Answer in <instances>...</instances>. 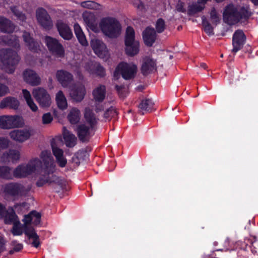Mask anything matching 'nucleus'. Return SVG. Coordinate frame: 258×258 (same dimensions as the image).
Listing matches in <instances>:
<instances>
[{
    "label": "nucleus",
    "mask_w": 258,
    "mask_h": 258,
    "mask_svg": "<svg viewBox=\"0 0 258 258\" xmlns=\"http://www.w3.org/2000/svg\"><path fill=\"white\" fill-rule=\"evenodd\" d=\"M82 18L86 27L95 32L99 31V29L96 25L97 17L94 13L85 11L82 14Z\"/></svg>",
    "instance_id": "obj_14"
},
{
    "label": "nucleus",
    "mask_w": 258,
    "mask_h": 258,
    "mask_svg": "<svg viewBox=\"0 0 258 258\" xmlns=\"http://www.w3.org/2000/svg\"><path fill=\"white\" fill-rule=\"evenodd\" d=\"M175 10L178 12L185 13L186 11L185 3L180 1H178L175 6Z\"/></svg>",
    "instance_id": "obj_55"
},
{
    "label": "nucleus",
    "mask_w": 258,
    "mask_h": 258,
    "mask_svg": "<svg viewBox=\"0 0 258 258\" xmlns=\"http://www.w3.org/2000/svg\"><path fill=\"white\" fill-rule=\"evenodd\" d=\"M202 23L204 27V30L205 32L209 35H211L214 34L213 27L211 26V24L207 20L206 17L203 16L202 17Z\"/></svg>",
    "instance_id": "obj_49"
},
{
    "label": "nucleus",
    "mask_w": 258,
    "mask_h": 258,
    "mask_svg": "<svg viewBox=\"0 0 258 258\" xmlns=\"http://www.w3.org/2000/svg\"><path fill=\"white\" fill-rule=\"evenodd\" d=\"M34 135V131L31 128L15 130L9 133L10 138L18 142L23 143Z\"/></svg>",
    "instance_id": "obj_13"
},
{
    "label": "nucleus",
    "mask_w": 258,
    "mask_h": 258,
    "mask_svg": "<svg viewBox=\"0 0 258 258\" xmlns=\"http://www.w3.org/2000/svg\"><path fill=\"white\" fill-rule=\"evenodd\" d=\"M9 92L8 87L0 83V97L4 96Z\"/></svg>",
    "instance_id": "obj_59"
},
{
    "label": "nucleus",
    "mask_w": 258,
    "mask_h": 258,
    "mask_svg": "<svg viewBox=\"0 0 258 258\" xmlns=\"http://www.w3.org/2000/svg\"><path fill=\"white\" fill-rule=\"evenodd\" d=\"M80 6L83 8L92 10H99L101 8L100 5L91 1L82 2Z\"/></svg>",
    "instance_id": "obj_42"
},
{
    "label": "nucleus",
    "mask_w": 258,
    "mask_h": 258,
    "mask_svg": "<svg viewBox=\"0 0 258 258\" xmlns=\"http://www.w3.org/2000/svg\"><path fill=\"white\" fill-rule=\"evenodd\" d=\"M22 93L27 104L31 110L34 112L38 110V107L34 102L30 92L26 89H23Z\"/></svg>",
    "instance_id": "obj_37"
},
{
    "label": "nucleus",
    "mask_w": 258,
    "mask_h": 258,
    "mask_svg": "<svg viewBox=\"0 0 258 258\" xmlns=\"http://www.w3.org/2000/svg\"><path fill=\"white\" fill-rule=\"evenodd\" d=\"M36 18L38 24L43 29L49 30L53 26L52 19L47 12L43 8H38L36 11Z\"/></svg>",
    "instance_id": "obj_8"
},
{
    "label": "nucleus",
    "mask_w": 258,
    "mask_h": 258,
    "mask_svg": "<svg viewBox=\"0 0 258 258\" xmlns=\"http://www.w3.org/2000/svg\"><path fill=\"white\" fill-rule=\"evenodd\" d=\"M138 71L137 66L134 62H121L115 68L113 77L118 79L121 75L126 80L135 78Z\"/></svg>",
    "instance_id": "obj_5"
},
{
    "label": "nucleus",
    "mask_w": 258,
    "mask_h": 258,
    "mask_svg": "<svg viewBox=\"0 0 258 258\" xmlns=\"http://www.w3.org/2000/svg\"><path fill=\"white\" fill-rule=\"evenodd\" d=\"M10 37L11 38H10V39L8 40H4V42L6 43H7L10 45H12L15 47H19V44L18 40V38L14 35H11Z\"/></svg>",
    "instance_id": "obj_53"
},
{
    "label": "nucleus",
    "mask_w": 258,
    "mask_h": 258,
    "mask_svg": "<svg viewBox=\"0 0 258 258\" xmlns=\"http://www.w3.org/2000/svg\"><path fill=\"white\" fill-rule=\"evenodd\" d=\"M24 119L19 115H3L0 116V128L9 130L23 126Z\"/></svg>",
    "instance_id": "obj_7"
},
{
    "label": "nucleus",
    "mask_w": 258,
    "mask_h": 258,
    "mask_svg": "<svg viewBox=\"0 0 258 258\" xmlns=\"http://www.w3.org/2000/svg\"><path fill=\"white\" fill-rule=\"evenodd\" d=\"M9 143L10 141L8 139L0 137V150L7 148Z\"/></svg>",
    "instance_id": "obj_58"
},
{
    "label": "nucleus",
    "mask_w": 258,
    "mask_h": 258,
    "mask_svg": "<svg viewBox=\"0 0 258 258\" xmlns=\"http://www.w3.org/2000/svg\"><path fill=\"white\" fill-rule=\"evenodd\" d=\"M2 176L1 178L6 179H12L15 177L13 173H12L11 168L8 166H2Z\"/></svg>",
    "instance_id": "obj_45"
},
{
    "label": "nucleus",
    "mask_w": 258,
    "mask_h": 258,
    "mask_svg": "<svg viewBox=\"0 0 258 258\" xmlns=\"http://www.w3.org/2000/svg\"><path fill=\"white\" fill-rule=\"evenodd\" d=\"M204 8L205 6L198 1L197 3L192 4L188 6V14L189 15L196 14L202 11Z\"/></svg>",
    "instance_id": "obj_41"
},
{
    "label": "nucleus",
    "mask_w": 258,
    "mask_h": 258,
    "mask_svg": "<svg viewBox=\"0 0 258 258\" xmlns=\"http://www.w3.org/2000/svg\"><path fill=\"white\" fill-rule=\"evenodd\" d=\"M40 158L42 160L45 167L42 171V175L43 178H40L36 182L37 186L40 187L43 186L46 183H51L55 181L56 177L52 176V179H51L49 175L52 173L54 171V163L51 153L49 151H43L40 155Z\"/></svg>",
    "instance_id": "obj_2"
},
{
    "label": "nucleus",
    "mask_w": 258,
    "mask_h": 258,
    "mask_svg": "<svg viewBox=\"0 0 258 258\" xmlns=\"http://www.w3.org/2000/svg\"><path fill=\"white\" fill-rule=\"evenodd\" d=\"M117 113L116 109L111 107L107 109L104 114V117L106 119H110L112 117H114L117 115Z\"/></svg>",
    "instance_id": "obj_52"
},
{
    "label": "nucleus",
    "mask_w": 258,
    "mask_h": 258,
    "mask_svg": "<svg viewBox=\"0 0 258 258\" xmlns=\"http://www.w3.org/2000/svg\"><path fill=\"white\" fill-rule=\"evenodd\" d=\"M115 87L119 95L123 97L125 96L124 93L126 92V89L122 86L116 85Z\"/></svg>",
    "instance_id": "obj_61"
},
{
    "label": "nucleus",
    "mask_w": 258,
    "mask_h": 258,
    "mask_svg": "<svg viewBox=\"0 0 258 258\" xmlns=\"http://www.w3.org/2000/svg\"><path fill=\"white\" fill-rule=\"evenodd\" d=\"M24 80L31 86H38L41 83V79L33 70L27 69L23 73Z\"/></svg>",
    "instance_id": "obj_21"
},
{
    "label": "nucleus",
    "mask_w": 258,
    "mask_h": 258,
    "mask_svg": "<svg viewBox=\"0 0 258 258\" xmlns=\"http://www.w3.org/2000/svg\"><path fill=\"white\" fill-rule=\"evenodd\" d=\"M84 123L93 128L98 122V118L93 111L89 107H86L84 111Z\"/></svg>",
    "instance_id": "obj_24"
},
{
    "label": "nucleus",
    "mask_w": 258,
    "mask_h": 258,
    "mask_svg": "<svg viewBox=\"0 0 258 258\" xmlns=\"http://www.w3.org/2000/svg\"><path fill=\"white\" fill-rule=\"evenodd\" d=\"M19 106V101L13 97H8L2 100L0 103V108H5L9 107L16 109Z\"/></svg>",
    "instance_id": "obj_29"
},
{
    "label": "nucleus",
    "mask_w": 258,
    "mask_h": 258,
    "mask_svg": "<svg viewBox=\"0 0 258 258\" xmlns=\"http://www.w3.org/2000/svg\"><path fill=\"white\" fill-rule=\"evenodd\" d=\"M240 19V16L237 8L233 5H229L225 9L223 13V20L229 25L237 23Z\"/></svg>",
    "instance_id": "obj_12"
},
{
    "label": "nucleus",
    "mask_w": 258,
    "mask_h": 258,
    "mask_svg": "<svg viewBox=\"0 0 258 258\" xmlns=\"http://www.w3.org/2000/svg\"><path fill=\"white\" fill-rule=\"evenodd\" d=\"M200 67L204 69H206L207 68V66L205 63H201Z\"/></svg>",
    "instance_id": "obj_64"
},
{
    "label": "nucleus",
    "mask_w": 258,
    "mask_h": 258,
    "mask_svg": "<svg viewBox=\"0 0 258 258\" xmlns=\"http://www.w3.org/2000/svg\"><path fill=\"white\" fill-rule=\"evenodd\" d=\"M89 66L91 67H92L93 68H95V69H89L87 68V69L88 71H89V74H95L98 76H104L105 75V71L103 67L100 66L99 64H98L97 62H90L89 63Z\"/></svg>",
    "instance_id": "obj_39"
},
{
    "label": "nucleus",
    "mask_w": 258,
    "mask_h": 258,
    "mask_svg": "<svg viewBox=\"0 0 258 258\" xmlns=\"http://www.w3.org/2000/svg\"><path fill=\"white\" fill-rule=\"evenodd\" d=\"M10 10L14 15L20 21L24 22L26 20V16L16 6L11 7Z\"/></svg>",
    "instance_id": "obj_43"
},
{
    "label": "nucleus",
    "mask_w": 258,
    "mask_h": 258,
    "mask_svg": "<svg viewBox=\"0 0 258 258\" xmlns=\"http://www.w3.org/2000/svg\"><path fill=\"white\" fill-rule=\"evenodd\" d=\"M7 241L5 238L0 235V253L5 250Z\"/></svg>",
    "instance_id": "obj_60"
},
{
    "label": "nucleus",
    "mask_w": 258,
    "mask_h": 258,
    "mask_svg": "<svg viewBox=\"0 0 258 258\" xmlns=\"http://www.w3.org/2000/svg\"><path fill=\"white\" fill-rule=\"evenodd\" d=\"M67 118L72 124L78 123L81 118L80 110L75 107L70 108L68 111Z\"/></svg>",
    "instance_id": "obj_26"
},
{
    "label": "nucleus",
    "mask_w": 258,
    "mask_h": 258,
    "mask_svg": "<svg viewBox=\"0 0 258 258\" xmlns=\"http://www.w3.org/2000/svg\"><path fill=\"white\" fill-rule=\"evenodd\" d=\"M0 215L4 218L5 223L7 224H14L19 221L18 216L12 209H9L7 210L1 204Z\"/></svg>",
    "instance_id": "obj_17"
},
{
    "label": "nucleus",
    "mask_w": 258,
    "mask_h": 258,
    "mask_svg": "<svg viewBox=\"0 0 258 258\" xmlns=\"http://www.w3.org/2000/svg\"><path fill=\"white\" fill-rule=\"evenodd\" d=\"M90 44L94 52L98 57L104 59H107L109 57V51L102 41L96 38L93 39L91 41Z\"/></svg>",
    "instance_id": "obj_11"
},
{
    "label": "nucleus",
    "mask_w": 258,
    "mask_h": 258,
    "mask_svg": "<svg viewBox=\"0 0 258 258\" xmlns=\"http://www.w3.org/2000/svg\"><path fill=\"white\" fill-rule=\"evenodd\" d=\"M94 129L85 123L78 125L76 131L79 139L83 142L87 141L93 134Z\"/></svg>",
    "instance_id": "obj_20"
},
{
    "label": "nucleus",
    "mask_w": 258,
    "mask_h": 258,
    "mask_svg": "<svg viewBox=\"0 0 258 258\" xmlns=\"http://www.w3.org/2000/svg\"><path fill=\"white\" fill-rule=\"evenodd\" d=\"M20 57L16 52L10 49L0 50V67L9 74L14 73Z\"/></svg>",
    "instance_id": "obj_3"
},
{
    "label": "nucleus",
    "mask_w": 258,
    "mask_h": 258,
    "mask_svg": "<svg viewBox=\"0 0 258 258\" xmlns=\"http://www.w3.org/2000/svg\"><path fill=\"white\" fill-rule=\"evenodd\" d=\"M90 62H94L93 61H88L85 62L80 69L76 71L77 74L78 75L80 79L83 78V76L81 75V72H86L87 73H89V71H88L87 69V68L95 69V68H93L92 67H91L89 65L88 66V64H89V63Z\"/></svg>",
    "instance_id": "obj_50"
},
{
    "label": "nucleus",
    "mask_w": 258,
    "mask_h": 258,
    "mask_svg": "<svg viewBox=\"0 0 258 258\" xmlns=\"http://www.w3.org/2000/svg\"><path fill=\"white\" fill-rule=\"evenodd\" d=\"M86 89L83 84H76L70 89V97L76 102L81 101L84 99Z\"/></svg>",
    "instance_id": "obj_19"
},
{
    "label": "nucleus",
    "mask_w": 258,
    "mask_h": 258,
    "mask_svg": "<svg viewBox=\"0 0 258 258\" xmlns=\"http://www.w3.org/2000/svg\"><path fill=\"white\" fill-rule=\"evenodd\" d=\"M99 31L106 37L115 38L122 31V26L119 21L113 17H105L101 18L99 23Z\"/></svg>",
    "instance_id": "obj_1"
},
{
    "label": "nucleus",
    "mask_w": 258,
    "mask_h": 258,
    "mask_svg": "<svg viewBox=\"0 0 258 258\" xmlns=\"http://www.w3.org/2000/svg\"><path fill=\"white\" fill-rule=\"evenodd\" d=\"M11 246L12 248L9 251V253L11 254L21 251L23 248V245L18 242L17 240L12 241L11 243Z\"/></svg>",
    "instance_id": "obj_47"
},
{
    "label": "nucleus",
    "mask_w": 258,
    "mask_h": 258,
    "mask_svg": "<svg viewBox=\"0 0 258 258\" xmlns=\"http://www.w3.org/2000/svg\"><path fill=\"white\" fill-rule=\"evenodd\" d=\"M20 158V154L18 151L10 150L9 153H4L0 159V162L3 163L12 161L13 162L18 161Z\"/></svg>",
    "instance_id": "obj_27"
},
{
    "label": "nucleus",
    "mask_w": 258,
    "mask_h": 258,
    "mask_svg": "<svg viewBox=\"0 0 258 258\" xmlns=\"http://www.w3.org/2000/svg\"><path fill=\"white\" fill-rule=\"evenodd\" d=\"M12 229H11V232L14 236H20L23 233V227L21 225L20 221L18 222L14 223Z\"/></svg>",
    "instance_id": "obj_48"
},
{
    "label": "nucleus",
    "mask_w": 258,
    "mask_h": 258,
    "mask_svg": "<svg viewBox=\"0 0 258 258\" xmlns=\"http://www.w3.org/2000/svg\"><path fill=\"white\" fill-rule=\"evenodd\" d=\"M41 165V161L38 158H33L27 163L19 165L13 171V175L16 178H25L35 173Z\"/></svg>",
    "instance_id": "obj_4"
},
{
    "label": "nucleus",
    "mask_w": 258,
    "mask_h": 258,
    "mask_svg": "<svg viewBox=\"0 0 258 258\" xmlns=\"http://www.w3.org/2000/svg\"><path fill=\"white\" fill-rule=\"evenodd\" d=\"M56 27L59 35L64 40H70L73 37V34L70 26L61 20L56 22Z\"/></svg>",
    "instance_id": "obj_16"
},
{
    "label": "nucleus",
    "mask_w": 258,
    "mask_h": 258,
    "mask_svg": "<svg viewBox=\"0 0 258 258\" xmlns=\"http://www.w3.org/2000/svg\"><path fill=\"white\" fill-rule=\"evenodd\" d=\"M154 103L152 100L146 99L142 101L139 105L140 113L144 114L145 112L149 111L153 107Z\"/></svg>",
    "instance_id": "obj_40"
},
{
    "label": "nucleus",
    "mask_w": 258,
    "mask_h": 258,
    "mask_svg": "<svg viewBox=\"0 0 258 258\" xmlns=\"http://www.w3.org/2000/svg\"><path fill=\"white\" fill-rule=\"evenodd\" d=\"M24 233L29 239H33L32 244L34 247L37 248L39 246L40 241L39 236L37 234L33 228H26V229L24 230Z\"/></svg>",
    "instance_id": "obj_38"
},
{
    "label": "nucleus",
    "mask_w": 258,
    "mask_h": 258,
    "mask_svg": "<svg viewBox=\"0 0 258 258\" xmlns=\"http://www.w3.org/2000/svg\"><path fill=\"white\" fill-rule=\"evenodd\" d=\"M22 221L24 222L23 227L25 230L26 228H32L28 227V225L31 223L35 225L39 224L41 221V215L39 213L33 211L25 215Z\"/></svg>",
    "instance_id": "obj_23"
},
{
    "label": "nucleus",
    "mask_w": 258,
    "mask_h": 258,
    "mask_svg": "<svg viewBox=\"0 0 258 258\" xmlns=\"http://www.w3.org/2000/svg\"><path fill=\"white\" fill-rule=\"evenodd\" d=\"M4 192L14 197L27 196L32 188L30 184L24 185L19 183H10L4 186Z\"/></svg>",
    "instance_id": "obj_6"
},
{
    "label": "nucleus",
    "mask_w": 258,
    "mask_h": 258,
    "mask_svg": "<svg viewBox=\"0 0 258 258\" xmlns=\"http://www.w3.org/2000/svg\"><path fill=\"white\" fill-rule=\"evenodd\" d=\"M32 94L41 107H47L50 105L51 103L50 96L44 88L42 87L34 88Z\"/></svg>",
    "instance_id": "obj_9"
},
{
    "label": "nucleus",
    "mask_w": 258,
    "mask_h": 258,
    "mask_svg": "<svg viewBox=\"0 0 258 258\" xmlns=\"http://www.w3.org/2000/svg\"><path fill=\"white\" fill-rule=\"evenodd\" d=\"M237 9L240 16V19L248 18L251 15V13L247 8H241Z\"/></svg>",
    "instance_id": "obj_54"
},
{
    "label": "nucleus",
    "mask_w": 258,
    "mask_h": 258,
    "mask_svg": "<svg viewBox=\"0 0 258 258\" xmlns=\"http://www.w3.org/2000/svg\"><path fill=\"white\" fill-rule=\"evenodd\" d=\"M210 15V20L213 25L216 26L220 23L221 20L220 15L217 12L215 8H212Z\"/></svg>",
    "instance_id": "obj_44"
},
{
    "label": "nucleus",
    "mask_w": 258,
    "mask_h": 258,
    "mask_svg": "<svg viewBox=\"0 0 258 258\" xmlns=\"http://www.w3.org/2000/svg\"><path fill=\"white\" fill-rule=\"evenodd\" d=\"M22 36L24 42L30 50L34 51L37 50V48L39 47V45L37 42L34 40L33 38L30 36V33L27 32H24Z\"/></svg>",
    "instance_id": "obj_35"
},
{
    "label": "nucleus",
    "mask_w": 258,
    "mask_h": 258,
    "mask_svg": "<svg viewBox=\"0 0 258 258\" xmlns=\"http://www.w3.org/2000/svg\"><path fill=\"white\" fill-rule=\"evenodd\" d=\"M135 39V31L131 27H127L126 30V34L125 42H130L131 41H137Z\"/></svg>",
    "instance_id": "obj_46"
},
{
    "label": "nucleus",
    "mask_w": 258,
    "mask_h": 258,
    "mask_svg": "<svg viewBox=\"0 0 258 258\" xmlns=\"http://www.w3.org/2000/svg\"><path fill=\"white\" fill-rule=\"evenodd\" d=\"M42 123L44 124H47L51 123L53 120V117L50 113L44 114L42 117Z\"/></svg>",
    "instance_id": "obj_57"
},
{
    "label": "nucleus",
    "mask_w": 258,
    "mask_h": 258,
    "mask_svg": "<svg viewBox=\"0 0 258 258\" xmlns=\"http://www.w3.org/2000/svg\"><path fill=\"white\" fill-rule=\"evenodd\" d=\"M94 99L97 102L102 101L106 96V88L105 86L100 85L97 86L93 91Z\"/></svg>",
    "instance_id": "obj_34"
},
{
    "label": "nucleus",
    "mask_w": 258,
    "mask_h": 258,
    "mask_svg": "<svg viewBox=\"0 0 258 258\" xmlns=\"http://www.w3.org/2000/svg\"><path fill=\"white\" fill-rule=\"evenodd\" d=\"M75 155L76 156V158H78L80 160L81 163L86 160L88 158V153L84 151H79Z\"/></svg>",
    "instance_id": "obj_56"
},
{
    "label": "nucleus",
    "mask_w": 258,
    "mask_h": 258,
    "mask_svg": "<svg viewBox=\"0 0 258 258\" xmlns=\"http://www.w3.org/2000/svg\"><path fill=\"white\" fill-rule=\"evenodd\" d=\"M136 7L140 10H143L144 6L142 2H140L139 4H136Z\"/></svg>",
    "instance_id": "obj_63"
},
{
    "label": "nucleus",
    "mask_w": 258,
    "mask_h": 258,
    "mask_svg": "<svg viewBox=\"0 0 258 258\" xmlns=\"http://www.w3.org/2000/svg\"><path fill=\"white\" fill-rule=\"evenodd\" d=\"M55 101L57 107L61 109L64 110L68 107V102L67 98L61 90L57 92L55 95Z\"/></svg>",
    "instance_id": "obj_36"
},
{
    "label": "nucleus",
    "mask_w": 258,
    "mask_h": 258,
    "mask_svg": "<svg viewBox=\"0 0 258 258\" xmlns=\"http://www.w3.org/2000/svg\"><path fill=\"white\" fill-rule=\"evenodd\" d=\"M166 28L165 21L162 19H159L156 22L155 29L157 33L163 32Z\"/></svg>",
    "instance_id": "obj_51"
},
{
    "label": "nucleus",
    "mask_w": 258,
    "mask_h": 258,
    "mask_svg": "<svg viewBox=\"0 0 258 258\" xmlns=\"http://www.w3.org/2000/svg\"><path fill=\"white\" fill-rule=\"evenodd\" d=\"M246 37L242 30H238L236 31L232 38L233 49L232 52H237L243 47L245 41Z\"/></svg>",
    "instance_id": "obj_18"
},
{
    "label": "nucleus",
    "mask_w": 258,
    "mask_h": 258,
    "mask_svg": "<svg viewBox=\"0 0 258 258\" xmlns=\"http://www.w3.org/2000/svg\"><path fill=\"white\" fill-rule=\"evenodd\" d=\"M74 29L75 35L81 45L83 46H88V42L79 24L75 23L74 25Z\"/></svg>",
    "instance_id": "obj_32"
},
{
    "label": "nucleus",
    "mask_w": 258,
    "mask_h": 258,
    "mask_svg": "<svg viewBox=\"0 0 258 258\" xmlns=\"http://www.w3.org/2000/svg\"><path fill=\"white\" fill-rule=\"evenodd\" d=\"M57 80L64 88H68L70 86L72 82L73 81V76L70 73L64 71L59 70L56 73Z\"/></svg>",
    "instance_id": "obj_22"
},
{
    "label": "nucleus",
    "mask_w": 258,
    "mask_h": 258,
    "mask_svg": "<svg viewBox=\"0 0 258 258\" xmlns=\"http://www.w3.org/2000/svg\"><path fill=\"white\" fill-rule=\"evenodd\" d=\"M45 42L48 50L53 55L58 57L64 56V48L58 40L50 36H46L45 38Z\"/></svg>",
    "instance_id": "obj_10"
},
{
    "label": "nucleus",
    "mask_w": 258,
    "mask_h": 258,
    "mask_svg": "<svg viewBox=\"0 0 258 258\" xmlns=\"http://www.w3.org/2000/svg\"><path fill=\"white\" fill-rule=\"evenodd\" d=\"M139 42L137 41H131L125 42V51L127 55L133 56L137 55L139 52Z\"/></svg>",
    "instance_id": "obj_28"
},
{
    "label": "nucleus",
    "mask_w": 258,
    "mask_h": 258,
    "mask_svg": "<svg viewBox=\"0 0 258 258\" xmlns=\"http://www.w3.org/2000/svg\"><path fill=\"white\" fill-rule=\"evenodd\" d=\"M51 148L53 154L58 165L61 167H64L67 164V160L63 155V151L55 144H51Z\"/></svg>",
    "instance_id": "obj_25"
},
{
    "label": "nucleus",
    "mask_w": 258,
    "mask_h": 258,
    "mask_svg": "<svg viewBox=\"0 0 258 258\" xmlns=\"http://www.w3.org/2000/svg\"><path fill=\"white\" fill-rule=\"evenodd\" d=\"M143 37L145 44L151 46L156 39V32L153 28H147L143 32Z\"/></svg>",
    "instance_id": "obj_31"
},
{
    "label": "nucleus",
    "mask_w": 258,
    "mask_h": 258,
    "mask_svg": "<svg viewBox=\"0 0 258 258\" xmlns=\"http://www.w3.org/2000/svg\"><path fill=\"white\" fill-rule=\"evenodd\" d=\"M157 69L156 61L149 56L144 57L142 61L141 71L144 76L148 75Z\"/></svg>",
    "instance_id": "obj_15"
},
{
    "label": "nucleus",
    "mask_w": 258,
    "mask_h": 258,
    "mask_svg": "<svg viewBox=\"0 0 258 258\" xmlns=\"http://www.w3.org/2000/svg\"><path fill=\"white\" fill-rule=\"evenodd\" d=\"M15 26L9 19L0 17V31L6 33H11L13 32Z\"/></svg>",
    "instance_id": "obj_33"
},
{
    "label": "nucleus",
    "mask_w": 258,
    "mask_h": 258,
    "mask_svg": "<svg viewBox=\"0 0 258 258\" xmlns=\"http://www.w3.org/2000/svg\"><path fill=\"white\" fill-rule=\"evenodd\" d=\"M72 162L75 164L76 166H79L81 163L80 160L78 158H76V156L75 155L72 158Z\"/></svg>",
    "instance_id": "obj_62"
},
{
    "label": "nucleus",
    "mask_w": 258,
    "mask_h": 258,
    "mask_svg": "<svg viewBox=\"0 0 258 258\" xmlns=\"http://www.w3.org/2000/svg\"><path fill=\"white\" fill-rule=\"evenodd\" d=\"M62 135L67 146L73 147L76 144L77 138L73 134L68 130L66 127H63Z\"/></svg>",
    "instance_id": "obj_30"
}]
</instances>
